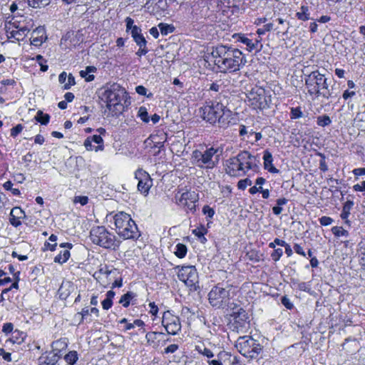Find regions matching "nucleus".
<instances>
[{"instance_id": "obj_1", "label": "nucleus", "mask_w": 365, "mask_h": 365, "mask_svg": "<svg viewBox=\"0 0 365 365\" xmlns=\"http://www.w3.org/2000/svg\"><path fill=\"white\" fill-rule=\"evenodd\" d=\"M211 56L215 65L224 73L238 71L247 62L240 50L227 45L218 44L212 47Z\"/></svg>"}, {"instance_id": "obj_2", "label": "nucleus", "mask_w": 365, "mask_h": 365, "mask_svg": "<svg viewBox=\"0 0 365 365\" xmlns=\"http://www.w3.org/2000/svg\"><path fill=\"white\" fill-rule=\"evenodd\" d=\"M255 167H257L256 157L248 151H242L235 157L227 160L225 163L227 174L234 177L243 176Z\"/></svg>"}, {"instance_id": "obj_3", "label": "nucleus", "mask_w": 365, "mask_h": 365, "mask_svg": "<svg viewBox=\"0 0 365 365\" xmlns=\"http://www.w3.org/2000/svg\"><path fill=\"white\" fill-rule=\"evenodd\" d=\"M202 117L210 124L218 123L220 127H226L229 123L230 110L219 102H210L202 108Z\"/></svg>"}, {"instance_id": "obj_4", "label": "nucleus", "mask_w": 365, "mask_h": 365, "mask_svg": "<svg viewBox=\"0 0 365 365\" xmlns=\"http://www.w3.org/2000/svg\"><path fill=\"white\" fill-rule=\"evenodd\" d=\"M114 225L118 235L124 240L138 239L140 232L130 215L119 212L113 216Z\"/></svg>"}, {"instance_id": "obj_5", "label": "nucleus", "mask_w": 365, "mask_h": 365, "mask_svg": "<svg viewBox=\"0 0 365 365\" xmlns=\"http://www.w3.org/2000/svg\"><path fill=\"white\" fill-rule=\"evenodd\" d=\"M305 85L309 95H314L316 97L322 96L329 99L331 97V92L329 89L327 78L319 71H314L305 78Z\"/></svg>"}, {"instance_id": "obj_6", "label": "nucleus", "mask_w": 365, "mask_h": 365, "mask_svg": "<svg viewBox=\"0 0 365 365\" xmlns=\"http://www.w3.org/2000/svg\"><path fill=\"white\" fill-rule=\"evenodd\" d=\"M90 239L93 243L106 249L115 250L119 247L120 242L115 236L108 232L103 226H96L90 231Z\"/></svg>"}, {"instance_id": "obj_7", "label": "nucleus", "mask_w": 365, "mask_h": 365, "mask_svg": "<svg viewBox=\"0 0 365 365\" xmlns=\"http://www.w3.org/2000/svg\"><path fill=\"white\" fill-rule=\"evenodd\" d=\"M218 150L211 147L204 152L195 150L192 153V163L202 169H212L219 162Z\"/></svg>"}, {"instance_id": "obj_8", "label": "nucleus", "mask_w": 365, "mask_h": 365, "mask_svg": "<svg viewBox=\"0 0 365 365\" xmlns=\"http://www.w3.org/2000/svg\"><path fill=\"white\" fill-rule=\"evenodd\" d=\"M232 287L226 284L219 283L212 288L208 294L210 304L218 309L228 307L230 300V291Z\"/></svg>"}, {"instance_id": "obj_9", "label": "nucleus", "mask_w": 365, "mask_h": 365, "mask_svg": "<svg viewBox=\"0 0 365 365\" xmlns=\"http://www.w3.org/2000/svg\"><path fill=\"white\" fill-rule=\"evenodd\" d=\"M237 350L245 357L256 359L262 349L261 344L252 336H240L235 344Z\"/></svg>"}, {"instance_id": "obj_10", "label": "nucleus", "mask_w": 365, "mask_h": 365, "mask_svg": "<svg viewBox=\"0 0 365 365\" xmlns=\"http://www.w3.org/2000/svg\"><path fill=\"white\" fill-rule=\"evenodd\" d=\"M125 92L119 86H113L112 88L106 89L103 93V98L106 99V107L109 110L121 112L120 108L123 107L120 103L123 96Z\"/></svg>"}, {"instance_id": "obj_11", "label": "nucleus", "mask_w": 365, "mask_h": 365, "mask_svg": "<svg viewBox=\"0 0 365 365\" xmlns=\"http://www.w3.org/2000/svg\"><path fill=\"white\" fill-rule=\"evenodd\" d=\"M250 105L254 109L264 110L269 108L265 90L260 87H255L247 94Z\"/></svg>"}, {"instance_id": "obj_12", "label": "nucleus", "mask_w": 365, "mask_h": 365, "mask_svg": "<svg viewBox=\"0 0 365 365\" xmlns=\"http://www.w3.org/2000/svg\"><path fill=\"white\" fill-rule=\"evenodd\" d=\"M175 269H178V279L187 286L193 287L197 282L198 274L195 266H178Z\"/></svg>"}, {"instance_id": "obj_13", "label": "nucleus", "mask_w": 365, "mask_h": 365, "mask_svg": "<svg viewBox=\"0 0 365 365\" xmlns=\"http://www.w3.org/2000/svg\"><path fill=\"white\" fill-rule=\"evenodd\" d=\"M162 325L165 327L168 334L176 335L181 330L180 318L173 314L170 311L164 312Z\"/></svg>"}, {"instance_id": "obj_14", "label": "nucleus", "mask_w": 365, "mask_h": 365, "mask_svg": "<svg viewBox=\"0 0 365 365\" xmlns=\"http://www.w3.org/2000/svg\"><path fill=\"white\" fill-rule=\"evenodd\" d=\"M175 198L179 205L186 207L192 212L195 211V202L197 200V196L195 192L186 191L181 193L179 197L177 195Z\"/></svg>"}, {"instance_id": "obj_15", "label": "nucleus", "mask_w": 365, "mask_h": 365, "mask_svg": "<svg viewBox=\"0 0 365 365\" xmlns=\"http://www.w3.org/2000/svg\"><path fill=\"white\" fill-rule=\"evenodd\" d=\"M135 176L138 180V190L146 195L153 185V180L150 175L145 170L139 169L135 172Z\"/></svg>"}, {"instance_id": "obj_16", "label": "nucleus", "mask_w": 365, "mask_h": 365, "mask_svg": "<svg viewBox=\"0 0 365 365\" xmlns=\"http://www.w3.org/2000/svg\"><path fill=\"white\" fill-rule=\"evenodd\" d=\"M6 29L8 38H14L17 41L23 40L30 31L27 26L16 23L10 24L9 26H6Z\"/></svg>"}, {"instance_id": "obj_17", "label": "nucleus", "mask_w": 365, "mask_h": 365, "mask_svg": "<svg viewBox=\"0 0 365 365\" xmlns=\"http://www.w3.org/2000/svg\"><path fill=\"white\" fill-rule=\"evenodd\" d=\"M118 274V272L116 269H110L107 265H104L101 266L99 270L94 273L93 277L103 287H106L110 284V280L104 281V278L115 277Z\"/></svg>"}, {"instance_id": "obj_18", "label": "nucleus", "mask_w": 365, "mask_h": 365, "mask_svg": "<svg viewBox=\"0 0 365 365\" xmlns=\"http://www.w3.org/2000/svg\"><path fill=\"white\" fill-rule=\"evenodd\" d=\"M233 317L234 324H236L237 328H245L249 324L250 319L247 312L242 308H237L231 314Z\"/></svg>"}, {"instance_id": "obj_19", "label": "nucleus", "mask_w": 365, "mask_h": 365, "mask_svg": "<svg viewBox=\"0 0 365 365\" xmlns=\"http://www.w3.org/2000/svg\"><path fill=\"white\" fill-rule=\"evenodd\" d=\"M47 38L43 26H38L31 33V43L35 46H41Z\"/></svg>"}, {"instance_id": "obj_20", "label": "nucleus", "mask_w": 365, "mask_h": 365, "mask_svg": "<svg viewBox=\"0 0 365 365\" xmlns=\"http://www.w3.org/2000/svg\"><path fill=\"white\" fill-rule=\"evenodd\" d=\"M59 351L45 352L38 358V365H55L59 358Z\"/></svg>"}, {"instance_id": "obj_21", "label": "nucleus", "mask_w": 365, "mask_h": 365, "mask_svg": "<svg viewBox=\"0 0 365 365\" xmlns=\"http://www.w3.org/2000/svg\"><path fill=\"white\" fill-rule=\"evenodd\" d=\"M25 217L24 211L19 207H15L11 210L9 222L14 227H17L21 225V220L25 218Z\"/></svg>"}, {"instance_id": "obj_22", "label": "nucleus", "mask_w": 365, "mask_h": 365, "mask_svg": "<svg viewBox=\"0 0 365 365\" xmlns=\"http://www.w3.org/2000/svg\"><path fill=\"white\" fill-rule=\"evenodd\" d=\"M263 160L264 169L272 173H279V170L272 165L273 158L272 153L269 150H266L264 151Z\"/></svg>"}, {"instance_id": "obj_23", "label": "nucleus", "mask_w": 365, "mask_h": 365, "mask_svg": "<svg viewBox=\"0 0 365 365\" xmlns=\"http://www.w3.org/2000/svg\"><path fill=\"white\" fill-rule=\"evenodd\" d=\"M353 200H347V201L343 205L342 212L340 215L341 218L345 220V223L349 225H350V221L348 220V217L350 215L351 210L353 208Z\"/></svg>"}, {"instance_id": "obj_24", "label": "nucleus", "mask_w": 365, "mask_h": 365, "mask_svg": "<svg viewBox=\"0 0 365 365\" xmlns=\"http://www.w3.org/2000/svg\"><path fill=\"white\" fill-rule=\"evenodd\" d=\"M25 337L26 334L24 332L16 329L12 332V336L9 339V341L13 344H21L24 342Z\"/></svg>"}, {"instance_id": "obj_25", "label": "nucleus", "mask_w": 365, "mask_h": 365, "mask_svg": "<svg viewBox=\"0 0 365 365\" xmlns=\"http://www.w3.org/2000/svg\"><path fill=\"white\" fill-rule=\"evenodd\" d=\"M96 71V68L94 66H87L86 70H82L80 71V76L82 78H84L87 82L92 81L94 79V76L90 74L91 73H93Z\"/></svg>"}, {"instance_id": "obj_26", "label": "nucleus", "mask_w": 365, "mask_h": 365, "mask_svg": "<svg viewBox=\"0 0 365 365\" xmlns=\"http://www.w3.org/2000/svg\"><path fill=\"white\" fill-rule=\"evenodd\" d=\"M309 15H310V14L309 11V7L305 5H302L300 7V11H297L296 13V17L299 20L304 21H308L310 19Z\"/></svg>"}, {"instance_id": "obj_27", "label": "nucleus", "mask_w": 365, "mask_h": 365, "mask_svg": "<svg viewBox=\"0 0 365 365\" xmlns=\"http://www.w3.org/2000/svg\"><path fill=\"white\" fill-rule=\"evenodd\" d=\"M70 257V252L68 250L61 251L54 258V262L59 264L65 263Z\"/></svg>"}, {"instance_id": "obj_28", "label": "nucleus", "mask_w": 365, "mask_h": 365, "mask_svg": "<svg viewBox=\"0 0 365 365\" xmlns=\"http://www.w3.org/2000/svg\"><path fill=\"white\" fill-rule=\"evenodd\" d=\"M135 297V294L132 292H128L123 294L119 301V303L124 307H128L130 304V300Z\"/></svg>"}, {"instance_id": "obj_29", "label": "nucleus", "mask_w": 365, "mask_h": 365, "mask_svg": "<svg viewBox=\"0 0 365 365\" xmlns=\"http://www.w3.org/2000/svg\"><path fill=\"white\" fill-rule=\"evenodd\" d=\"M29 6L33 8H41L48 5L51 0H27Z\"/></svg>"}, {"instance_id": "obj_30", "label": "nucleus", "mask_w": 365, "mask_h": 365, "mask_svg": "<svg viewBox=\"0 0 365 365\" xmlns=\"http://www.w3.org/2000/svg\"><path fill=\"white\" fill-rule=\"evenodd\" d=\"M35 119L42 125H47L50 120V115L41 110H38L35 116Z\"/></svg>"}, {"instance_id": "obj_31", "label": "nucleus", "mask_w": 365, "mask_h": 365, "mask_svg": "<svg viewBox=\"0 0 365 365\" xmlns=\"http://www.w3.org/2000/svg\"><path fill=\"white\" fill-rule=\"evenodd\" d=\"M78 359V353L76 351H71L64 356V359L68 365H73L77 361Z\"/></svg>"}, {"instance_id": "obj_32", "label": "nucleus", "mask_w": 365, "mask_h": 365, "mask_svg": "<svg viewBox=\"0 0 365 365\" xmlns=\"http://www.w3.org/2000/svg\"><path fill=\"white\" fill-rule=\"evenodd\" d=\"M187 251V249L185 245L182 243H178L175 246V251L174 252V253L178 258H183L184 257H185Z\"/></svg>"}, {"instance_id": "obj_33", "label": "nucleus", "mask_w": 365, "mask_h": 365, "mask_svg": "<svg viewBox=\"0 0 365 365\" xmlns=\"http://www.w3.org/2000/svg\"><path fill=\"white\" fill-rule=\"evenodd\" d=\"M332 233L336 237H346L349 236V232L344 230L342 227L335 226L331 228Z\"/></svg>"}, {"instance_id": "obj_34", "label": "nucleus", "mask_w": 365, "mask_h": 365, "mask_svg": "<svg viewBox=\"0 0 365 365\" xmlns=\"http://www.w3.org/2000/svg\"><path fill=\"white\" fill-rule=\"evenodd\" d=\"M331 123V118L327 115H320L317 118V125L322 127L329 125Z\"/></svg>"}, {"instance_id": "obj_35", "label": "nucleus", "mask_w": 365, "mask_h": 365, "mask_svg": "<svg viewBox=\"0 0 365 365\" xmlns=\"http://www.w3.org/2000/svg\"><path fill=\"white\" fill-rule=\"evenodd\" d=\"M237 41L245 44L249 48L250 51H252L255 48V44L252 43L251 39H249L245 36H239Z\"/></svg>"}, {"instance_id": "obj_36", "label": "nucleus", "mask_w": 365, "mask_h": 365, "mask_svg": "<svg viewBox=\"0 0 365 365\" xmlns=\"http://www.w3.org/2000/svg\"><path fill=\"white\" fill-rule=\"evenodd\" d=\"M90 138H91V140H92V142H94L99 145L98 146L95 148L96 151L102 150L103 149V140L100 135H93V136H91Z\"/></svg>"}, {"instance_id": "obj_37", "label": "nucleus", "mask_w": 365, "mask_h": 365, "mask_svg": "<svg viewBox=\"0 0 365 365\" xmlns=\"http://www.w3.org/2000/svg\"><path fill=\"white\" fill-rule=\"evenodd\" d=\"M158 27L162 35H167L169 33H172L174 29L173 26L163 23L159 24Z\"/></svg>"}, {"instance_id": "obj_38", "label": "nucleus", "mask_w": 365, "mask_h": 365, "mask_svg": "<svg viewBox=\"0 0 365 365\" xmlns=\"http://www.w3.org/2000/svg\"><path fill=\"white\" fill-rule=\"evenodd\" d=\"M133 41L136 43V45L141 48L142 46H147V41L145 38L143 36V34L137 36L133 38Z\"/></svg>"}, {"instance_id": "obj_39", "label": "nucleus", "mask_w": 365, "mask_h": 365, "mask_svg": "<svg viewBox=\"0 0 365 365\" xmlns=\"http://www.w3.org/2000/svg\"><path fill=\"white\" fill-rule=\"evenodd\" d=\"M302 115H303V113L299 107L291 108L290 117L292 119L299 118H302Z\"/></svg>"}, {"instance_id": "obj_40", "label": "nucleus", "mask_w": 365, "mask_h": 365, "mask_svg": "<svg viewBox=\"0 0 365 365\" xmlns=\"http://www.w3.org/2000/svg\"><path fill=\"white\" fill-rule=\"evenodd\" d=\"M138 116L140 119L145 123L149 122L148 113L145 107H140L138 110Z\"/></svg>"}, {"instance_id": "obj_41", "label": "nucleus", "mask_w": 365, "mask_h": 365, "mask_svg": "<svg viewBox=\"0 0 365 365\" xmlns=\"http://www.w3.org/2000/svg\"><path fill=\"white\" fill-rule=\"evenodd\" d=\"M196 349L199 353L203 354L204 356L208 358H212L214 356L213 353L207 348L203 347L202 349L200 346H197L196 347Z\"/></svg>"}, {"instance_id": "obj_42", "label": "nucleus", "mask_w": 365, "mask_h": 365, "mask_svg": "<svg viewBox=\"0 0 365 365\" xmlns=\"http://www.w3.org/2000/svg\"><path fill=\"white\" fill-rule=\"evenodd\" d=\"M283 255V250L281 248L274 249L273 252L271 254V257L274 262L279 260Z\"/></svg>"}, {"instance_id": "obj_43", "label": "nucleus", "mask_w": 365, "mask_h": 365, "mask_svg": "<svg viewBox=\"0 0 365 365\" xmlns=\"http://www.w3.org/2000/svg\"><path fill=\"white\" fill-rule=\"evenodd\" d=\"M252 183V182L251 180H250L249 178H245V179L241 180L238 182L237 187L240 190H244L248 185H251Z\"/></svg>"}, {"instance_id": "obj_44", "label": "nucleus", "mask_w": 365, "mask_h": 365, "mask_svg": "<svg viewBox=\"0 0 365 365\" xmlns=\"http://www.w3.org/2000/svg\"><path fill=\"white\" fill-rule=\"evenodd\" d=\"M192 233L197 237L201 238L207 233V229L204 226H201L193 230Z\"/></svg>"}, {"instance_id": "obj_45", "label": "nucleus", "mask_w": 365, "mask_h": 365, "mask_svg": "<svg viewBox=\"0 0 365 365\" xmlns=\"http://www.w3.org/2000/svg\"><path fill=\"white\" fill-rule=\"evenodd\" d=\"M76 84V82H75V78L74 76L70 73L68 76H67V82L64 84L63 86V89L65 90H68L72 86L75 85Z\"/></svg>"}, {"instance_id": "obj_46", "label": "nucleus", "mask_w": 365, "mask_h": 365, "mask_svg": "<svg viewBox=\"0 0 365 365\" xmlns=\"http://www.w3.org/2000/svg\"><path fill=\"white\" fill-rule=\"evenodd\" d=\"M319 221L322 226H328L334 222V220L330 217L322 216L319 219Z\"/></svg>"}, {"instance_id": "obj_47", "label": "nucleus", "mask_w": 365, "mask_h": 365, "mask_svg": "<svg viewBox=\"0 0 365 365\" xmlns=\"http://www.w3.org/2000/svg\"><path fill=\"white\" fill-rule=\"evenodd\" d=\"M88 202L87 196H76L73 200L74 203H80L81 205H85Z\"/></svg>"}, {"instance_id": "obj_48", "label": "nucleus", "mask_w": 365, "mask_h": 365, "mask_svg": "<svg viewBox=\"0 0 365 365\" xmlns=\"http://www.w3.org/2000/svg\"><path fill=\"white\" fill-rule=\"evenodd\" d=\"M23 128L24 127L21 124H18L11 129V136L15 138L22 131Z\"/></svg>"}, {"instance_id": "obj_49", "label": "nucleus", "mask_w": 365, "mask_h": 365, "mask_svg": "<svg viewBox=\"0 0 365 365\" xmlns=\"http://www.w3.org/2000/svg\"><path fill=\"white\" fill-rule=\"evenodd\" d=\"M14 329V325L12 323L8 322L4 324L2 331L6 334L11 333Z\"/></svg>"}, {"instance_id": "obj_50", "label": "nucleus", "mask_w": 365, "mask_h": 365, "mask_svg": "<svg viewBox=\"0 0 365 365\" xmlns=\"http://www.w3.org/2000/svg\"><path fill=\"white\" fill-rule=\"evenodd\" d=\"M319 155L322 157V160L319 161V169L323 172H326L328 170V166L325 161V156L322 154Z\"/></svg>"}, {"instance_id": "obj_51", "label": "nucleus", "mask_w": 365, "mask_h": 365, "mask_svg": "<svg viewBox=\"0 0 365 365\" xmlns=\"http://www.w3.org/2000/svg\"><path fill=\"white\" fill-rule=\"evenodd\" d=\"M202 212L205 215H207V217H212L214 214H215V211L212 208H211L210 207H209L208 205H205L202 208Z\"/></svg>"}, {"instance_id": "obj_52", "label": "nucleus", "mask_w": 365, "mask_h": 365, "mask_svg": "<svg viewBox=\"0 0 365 365\" xmlns=\"http://www.w3.org/2000/svg\"><path fill=\"white\" fill-rule=\"evenodd\" d=\"M281 302L287 309H292L293 308V304L287 297H283L281 299Z\"/></svg>"}, {"instance_id": "obj_53", "label": "nucleus", "mask_w": 365, "mask_h": 365, "mask_svg": "<svg viewBox=\"0 0 365 365\" xmlns=\"http://www.w3.org/2000/svg\"><path fill=\"white\" fill-rule=\"evenodd\" d=\"M125 22L126 24V31H129L133 27H135L136 25H134V21L130 17H127L125 19Z\"/></svg>"}, {"instance_id": "obj_54", "label": "nucleus", "mask_w": 365, "mask_h": 365, "mask_svg": "<svg viewBox=\"0 0 365 365\" xmlns=\"http://www.w3.org/2000/svg\"><path fill=\"white\" fill-rule=\"evenodd\" d=\"M129 31H130V34L133 38L138 35L142 34V30L138 26H136L135 27H133V29H130Z\"/></svg>"}, {"instance_id": "obj_55", "label": "nucleus", "mask_w": 365, "mask_h": 365, "mask_svg": "<svg viewBox=\"0 0 365 365\" xmlns=\"http://www.w3.org/2000/svg\"><path fill=\"white\" fill-rule=\"evenodd\" d=\"M149 50L147 47V46H142L141 48L139 47L138 51L135 53V54L141 57L142 56H145L148 53Z\"/></svg>"}, {"instance_id": "obj_56", "label": "nucleus", "mask_w": 365, "mask_h": 365, "mask_svg": "<svg viewBox=\"0 0 365 365\" xmlns=\"http://www.w3.org/2000/svg\"><path fill=\"white\" fill-rule=\"evenodd\" d=\"M178 349V345L173 344H170V345H169L168 347H166V348L165 349L164 352H165V354L174 353V352H175Z\"/></svg>"}, {"instance_id": "obj_57", "label": "nucleus", "mask_w": 365, "mask_h": 365, "mask_svg": "<svg viewBox=\"0 0 365 365\" xmlns=\"http://www.w3.org/2000/svg\"><path fill=\"white\" fill-rule=\"evenodd\" d=\"M113 305V301L111 299H108L107 298H106L103 302H102V307H103V309H105V310H108Z\"/></svg>"}, {"instance_id": "obj_58", "label": "nucleus", "mask_w": 365, "mask_h": 365, "mask_svg": "<svg viewBox=\"0 0 365 365\" xmlns=\"http://www.w3.org/2000/svg\"><path fill=\"white\" fill-rule=\"evenodd\" d=\"M117 275H115V277L114 276H111L113 279H114V282L112 283V288H114V287H121L122 285H123V282H122V279L121 278H117L116 277Z\"/></svg>"}, {"instance_id": "obj_59", "label": "nucleus", "mask_w": 365, "mask_h": 365, "mask_svg": "<svg viewBox=\"0 0 365 365\" xmlns=\"http://www.w3.org/2000/svg\"><path fill=\"white\" fill-rule=\"evenodd\" d=\"M294 250L295 252L297 253L298 255H302L303 257L306 256V253L304 251V249L299 245L294 244Z\"/></svg>"}, {"instance_id": "obj_60", "label": "nucleus", "mask_w": 365, "mask_h": 365, "mask_svg": "<svg viewBox=\"0 0 365 365\" xmlns=\"http://www.w3.org/2000/svg\"><path fill=\"white\" fill-rule=\"evenodd\" d=\"M0 355L2 356L3 359L5 361H11V354L9 352H6L4 349H0Z\"/></svg>"}, {"instance_id": "obj_61", "label": "nucleus", "mask_w": 365, "mask_h": 365, "mask_svg": "<svg viewBox=\"0 0 365 365\" xmlns=\"http://www.w3.org/2000/svg\"><path fill=\"white\" fill-rule=\"evenodd\" d=\"M353 189L356 192L365 191V180L361 182V184H356L353 186Z\"/></svg>"}, {"instance_id": "obj_62", "label": "nucleus", "mask_w": 365, "mask_h": 365, "mask_svg": "<svg viewBox=\"0 0 365 365\" xmlns=\"http://www.w3.org/2000/svg\"><path fill=\"white\" fill-rule=\"evenodd\" d=\"M135 91L137 93L141 96H146L147 93V88H145L143 86H138L135 88Z\"/></svg>"}, {"instance_id": "obj_63", "label": "nucleus", "mask_w": 365, "mask_h": 365, "mask_svg": "<svg viewBox=\"0 0 365 365\" xmlns=\"http://www.w3.org/2000/svg\"><path fill=\"white\" fill-rule=\"evenodd\" d=\"M149 307H150V313L152 315L155 316L157 314L158 312V307L155 304L154 302L150 303L149 304Z\"/></svg>"}, {"instance_id": "obj_64", "label": "nucleus", "mask_w": 365, "mask_h": 365, "mask_svg": "<svg viewBox=\"0 0 365 365\" xmlns=\"http://www.w3.org/2000/svg\"><path fill=\"white\" fill-rule=\"evenodd\" d=\"M353 173L356 176L365 175V168H356L353 170Z\"/></svg>"}]
</instances>
